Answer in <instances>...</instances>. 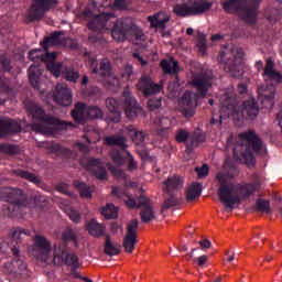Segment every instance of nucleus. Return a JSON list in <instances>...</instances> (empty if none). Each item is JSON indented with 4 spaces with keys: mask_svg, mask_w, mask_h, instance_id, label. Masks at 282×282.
I'll return each mask as SVG.
<instances>
[{
    "mask_svg": "<svg viewBox=\"0 0 282 282\" xmlns=\"http://www.w3.org/2000/svg\"><path fill=\"white\" fill-rule=\"evenodd\" d=\"M96 10V2L88 4V7L80 13V19L88 21L87 28L91 30L88 39L91 43H105L102 32L110 30L111 36L115 41L124 42L129 36H133L135 41H145L147 36L142 29L133 23L130 19H116L113 12L94 13Z\"/></svg>",
    "mask_w": 282,
    "mask_h": 282,
    "instance_id": "nucleus-1",
    "label": "nucleus"
},
{
    "mask_svg": "<svg viewBox=\"0 0 282 282\" xmlns=\"http://www.w3.org/2000/svg\"><path fill=\"white\" fill-rule=\"evenodd\" d=\"M23 237H30V230L23 228H14L10 231L9 238H0L1 252H12L13 259L10 262L4 263L2 272L9 279V281H19L28 276V263L21 257V241Z\"/></svg>",
    "mask_w": 282,
    "mask_h": 282,
    "instance_id": "nucleus-2",
    "label": "nucleus"
},
{
    "mask_svg": "<svg viewBox=\"0 0 282 282\" xmlns=\"http://www.w3.org/2000/svg\"><path fill=\"white\" fill-rule=\"evenodd\" d=\"M220 116L217 118L213 117L209 121L210 127L216 129H221V118L226 116L227 118H237L239 122L241 120H254L259 116V106L257 100L253 98L248 99L239 106V99L237 98V93L232 88H228L224 91L220 97Z\"/></svg>",
    "mask_w": 282,
    "mask_h": 282,
    "instance_id": "nucleus-3",
    "label": "nucleus"
},
{
    "mask_svg": "<svg viewBox=\"0 0 282 282\" xmlns=\"http://www.w3.org/2000/svg\"><path fill=\"white\" fill-rule=\"evenodd\" d=\"M216 180L219 182L218 199L220 204L225 205V209L229 213L235 210V205L241 204V199H247L257 193V185L254 183H245L235 186L230 174L226 172H219L216 175Z\"/></svg>",
    "mask_w": 282,
    "mask_h": 282,
    "instance_id": "nucleus-4",
    "label": "nucleus"
},
{
    "mask_svg": "<svg viewBox=\"0 0 282 282\" xmlns=\"http://www.w3.org/2000/svg\"><path fill=\"white\" fill-rule=\"evenodd\" d=\"M213 70L203 69L200 73H196L192 77V87L195 88L196 93L186 90L181 98V105L184 106L182 113L184 118H193L197 109V102L199 98H206V94L213 87Z\"/></svg>",
    "mask_w": 282,
    "mask_h": 282,
    "instance_id": "nucleus-5",
    "label": "nucleus"
},
{
    "mask_svg": "<svg viewBox=\"0 0 282 282\" xmlns=\"http://www.w3.org/2000/svg\"><path fill=\"white\" fill-rule=\"evenodd\" d=\"M274 67V61L270 57L267 58L264 68L263 61L259 59L256 62V68L258 72L263 70L262 77L264 82L271 83V85L267 84L258 88V101L264 109H273L274 96H276V85H281L282 83V74Z\"/></svg>",
    "mask_w": 282,
    "mask_h": 282,
    "instance_id": "nucleus-6",
    "label": "nucleus"
},
{
    "mask_svg": "<svg viewBox=\"0 0 282 282\" xmlns=\"http://www.w3.org/2000/svg\"><path fill=\"white\" fill-rule=\"evenodd\" d=\"M241 140H245L249 145L236 144L234 147V158L240 164H246L249 166H254L257 164V159H254V153L258 155H265L268 153L263 141L257 135V132L249 130L240 134ZM252 149V150H251ZM254 151V153H252Z\"/></svg>",
    "mask_w": 282,
    "mask_h": 282,
    "instance_id": "nucleus-7",
    "label": "nucleus"
},
{
    "mask_svg": "<svg viewBox=\"0 0 282 282\" xmlns=\"http://www.w3.org/2000/svg\"><path fill=\"white\" fill-rule=\"evenodd\" d=\"M106 107L110 111V121L116 123L120 122L122 118V109L128 120H134V118H138L142 113V106L138 104L135 97L131 96L129 89L123 90L120 101L116 98H107Z\"/></svg>",
    "mask_w": 282,
    "mask_h": 282,
    "instance_id": "nucleus-8",
    "label": "nucleus"
},
{
    "mask_svg": "<svg viewBox=\"0 0 282 282\" xmlns=\"http://www.w3.org/2000/svg\"><path fill=\"white\" fill-rule=\"evenodd\" d=\"M28 111L33 120L40 122L33 124L35 131L50 133V129H68V127H76L73 122H65L55 117H50V115L45 113V110L36 104H29Z\"/></svg>",
    "mask_w": 282,
    "mask_h": 282,
    "instance_id": "nucleus-9",
    "label": "nucleus"
},
{
    "mask_svg": "<svg viewBox=\"0 0 282 282\" xmlns=\"http://www.w3.org/2000/svg\"><path fill=\"white\" fill-rule=\"evenodd\" d=\"M28 196L23 189L17 187H1L0 202H6L2 213L7 217H17L25 208Z\"/></svg>",
    "mask_w": 282,
    "mask_h": 282,
    "instance_id": "nucleus-10",
    "label": "nucleus"
},
{
    "mask_svg": "<svg viewBox=\"0 0 282 282\" xmlns=\"http://www.w3.org/2000/svg\"><path fill=\"white\" fill-rule=\"evenodd\" d=\"M263 0H226L221 3L223 10L228 14H237L242 12V19L249 25L257 23L259 17V6Z\"/></svg>",
    "mask_w": 282,
    "mask_h": 282,
    "instance_id": "nucleus-11",
    "label": "nucleus"
},
{
    "mask_svg": "<svg viewBox=\"0 0 282 282\" xmlns=\"http://www.w3.org/2000/svg\"><path fill=\"white\" fill-rule=\"evenodd\" d=\"M241 50L237 47H225L220 51L218 61L224 65V70L227 74L234 76V78H239L243 74V59L241 58Z\"/></svg>",
    "mask_w": 282,
    "mask_h": 282,
    "instance_id": "nucleus-12",
    "label": "nucleus"
},
{
    "mask_svg": "<svg viewBox=\"0 0 282 282\" xmlns=\"http://www.w3.org/2000/svg\"><path fill=\"white\" fill-rule=\"evenodd\" d=\"M213 8V2L208 0H196L188 6V3H177L173 8L174 14L176 17L186 18V17H199L208 12Z\"/></svg>",
    "mask_w": 282,
    "mask_h": 282,
    "instance_id": "nucleus-13",
    "label": "nucleus"
},
{
    "mask_svg": "<svg viewBox=\"0 0 282 282\" xmlns=\"http://www.w3.org/2000/svg\"><path fill=\"white\" fill-rule=\"evenodd\" d=\"M53 263L55 265H67L72 272H76L80 268L78 256L67 253V245L65 242L56 243L53 251Z\"/></svg>",
    "mask_w": 282,
    "mask_h": 282,
    "instance_id": "nucleus-14",
    "label": "nucleus"
},
{
    "mask_svg": "<svg viewBox=\"0 0 282 282\" xmlns=\"http://www.w3.org/2000/svg\"><path fill=\"white\" fill-rule=\"evenodd\" d=\"M56 6H58V0H33L28 15L29 20L41 21Z\"/></svg>",
    "mask_w": 282,
    "mask_h": 282,
    "instance_id": "nucleus-15",
    "label": "nucleus"
},
{
    "mask_svg": "<svg viewBox=\"0 0 282 282\" xmlns=\"http://www.w3.org/2000/svg\"><path fill=\"white\" fill-rule=\"evenodd\" d=\"M138 228H140V221L138 219H133L127 225L126 236L123 237V248L129 254L135 250V243H138Z\"/></svg>",
    "mask_w": 282,
    "mask_h": 282,
    "instance_id": "nucleus-16",
    "label": "nucleus"
},
{
    "mask_svg": "<svg viewBox=\"0 0 282 282\" xmlns=\"http://www.w3.org/2000/svg\"><path fill=\"white\" fill-rule=\"evenodd\" d=\"M137 89L141 91L144 98H151V96L160 94L163 87L162 85L153 82L149 75H142L137 84Z\"/></svg>",
    "mask_w": 282,
    "mask_h": 282,
    "instance_id": "nucleus-17",
    "label": "nucleus"
},
{
    "mask_svg": "<svg viewBox=\"0 0 282 282\" xmlns=\"http://www.w3.org/2000/svg\"><path fill=\"white\" fill-rule=\"evenodd\" d=\"M84 169L89 171L91 175H95L98 180L105 182L107 180V167H105V163L102 160L90 158L84 163Z\"/></svg>",
    "mask_w": 282,
    "mask_h": 282,
    "instance_id": "nucleus-18",
    "label": "nucleus"
},
{
    "mask_svg": "<svg viewBox=\"0 0 282 282\" xmlns=\"http://www.w3.org/2000/svg\"><path fill=\"white\" fill-rule=\"evenodd\" d=\"M54 100L61 107H69L72 105V90L65 84H57L54 93Z\"/></svg>",
    "mask_w": 282,
    "mask_h": 282,
    "instance_id": "nucleus-19",
    "label": "nucleus"
},
{
    "mask_svg": "<svg viewBox=\"0 0 282 282\" xmlns=\"http://www.w3.org/2000/svg\"><path fill=\"white\" fill-rule=\"evenodd\" d=\"M22 127L19 121L13 119L0 118V138H7V135H14V133H21Z\"/></svg>",
    "mask_w": 282,
    "mask_h": 282,
    "instance_id": "nucleus-20",
    "label": "nucleus"
},
{
    "mask_svg": "<svg viewBox=\"0 0 282 282\" xmlns=\"http://www.w3.org/2000/svg\"><path fill=\"white\" fill-rule=\"evenodd\" d=\"M148 21L150 22V28L154 30H166V23L171 21V18L164 12H159L154 15H150Z\"/></svg>",
    "mask_w": 282,
    "mask_h": 282,
    "instance_id": "nucleus-21",
    "label": "nucleus"
},
{
    "mask_svg": "<svg viewBox=\"0 0 282 282\" xmlns=\"http://www.w3.org/2000/svg\"><path fill=\"white\" fill-rule=\"evenodd\" d=\"M72 118L79 124H85L88 120V106L85 102H77L72 111Z\"/></svg>",
    "mask_w": 282,
    "mask_h": 282,
    "instance_id": "nucleus-22",
    "label": "nucleus"
},
{
    "mask_svg": "<svg viewBox=\"0 0 282 282\" xmlns=\"http://www.w3.org/2000/svg\"><path fill=\"white\" fill-rule=\"evenodd\" d=\"M127 142H129V140L122 134H113L105 138V144L107 147H118V149L124 152L129 149V143Z\"/></svg>",
    "mask_w": 282,
    "mask_h": 282,
    "instance_id": "nucleus-23",
    "label": "nucleus"
},
{
    "mask_svg": "<svg viewBox=\"0 0 282 282\" xmlns=\"http://www.w3.org/2000/svg\"><path fill=\"white\" fill-rule=\"evenodd\" d=\"M28 74H29L30 85L34 89H41V76H43V69L32 64L28 69Z\"/></svg>",
    "mask_w": 282,
    "mask_h": 282,
    "instance_id": "nucleus-24",
    "label": "nucleus"
},
{
    "mask_svg": "<svg viewBox=\"0 0 282 282\" xmlns=\"http://www.w3.org/2000/svg\"><path fill=\"white\" fill-rule=\"evenodd\" d=\"M93 74H98L101 78H111L113 74V68H111V62L108 59H102L98 66L93 68Z\"/></svg>",
    "mask_w": 282,
    "mask_h": 282,
    "instance_id": "nucleus-25",
    "label": "nucleus"
},
{
    "mask_svg": "<svg viewBox=\"0 0 282 282\" xmlns=\"http://www.w3.org/2000/svg\"><path fill=\"white\" fill-rule=\"evenodd\" d=\"M122 246L118 242L111 241V237L106 236L104 252L108 257H118L121 252Z\"/></svg>",
    "mask_w": 282,
    "mask_h": 282,
    "instance_id": "nucleus-26",
    "label": "nucleus"
},
{
    "mask_svg": "<svg viewBox=\"0 0 282 282\" xmlns=\"http://www.w3.org/2000/svg\"><path fill=\"white\" fill-rule=\"evenodd\" d=\"M61 36H63V32L55 31L50 36H46L42 43V47L44 52H47L50 47H54L55 45H61L63 43V40H61Z\"/></svg>",
    "mask_w": 282,
    "mask_h": 282,
    "instance_id": "nucleus-27",
    "label": "nucleus"
},
{
    "mask_svg": "<svg viewBox=\"0 0 282 282\" xmlns=\"http://www.w3.org/2000/svg\"><path fill=\"white\" fill-rule=\"evenodd\" d=\"M165 193H173L180 191L184 186V180L180 176H172L164 181Z\"/></svg>",
    "mask_w": 282,
    "mask_h": 282,
    "instance_id": "nucleus-28",
    "label": "nucleus"
},
{
    "mask_svg": "<svg viewBox=\"0 0 282 282\" xmlns=\"http://www.w3.org/2000/svg\"><path fill=\"white\" fill-rule=\"evenodd\" d=\"M87 230L88 234L91 235V237H105V225L98 223V220L96 219H91L88 224H87Z\"/></svg>",
    "mask_w": 282,
    "mask_h": 282,
    "instance_id": "nucleus-29",
    "label": "nucleus"
},
{
    "mask_svg": "<svg viewBox=\"0 0 282 282\" xmlns=\"http://www.w3.org/2000/svg\"><path fill=\"white\" fill-rule=\"evenodd\" d=\"M128 131L130 133V138H131L132 142L137 147H144V140L147 139V133L135 129V127H133V126H129Z\"/></svg>",
    "mask_w": 282,
    "mask_h": 282,
    "instance_id": "nucleus-30",
    "label": "nucleus"
},
{
    "mask_svg": "<svg viewBox=\"0 0 282 282\" xmlns=\"http://www.w3.org/2000/svg\"><path fill=\"white\" fill-rule=\"evenodd\" d=\"M161 67L164 74H180V63L175 58L163 59L161 62Z\"/></svg>",
    "mask_w": 282,
    "mask_h": 282,
    "instance_id": "nucleus-31",
    "label": "nucleus"
},
{
    "mask_svg": "<svg viewBox=\"0 0 282 282\" xmlns=\"http://www.w3.org/2000/svg\"><path fill=\"white\" fill-rule=\"evenodd\" d=\"M34 241L35 248H37V250H40V252H42L44 257H47V254H50V251L52 250V245L50 243V241H47V238L43 236H35Z\"/></svg>",
    "mask_w": 282,
    "mask_h": 282,
    "instance_id": "nucleus-32",
    "label": "nucleus"
},
{
    "mask_svg": "<svg viewBox=\"0 0 282 282\" xmlns=\"http://www.w3.org/2000/svg\"><path fill=\"white\" fill-rule=\"evenodd\" d=\"M206 142V135L202 132L195 133L192 138L191 141L186 143V151L187 153H193L195 151V147Z\"/></svg>",
    "mask_w": 282,
    "mask_h": 282,
    "instance_id": "nucleus-33",
    "label": "nucleus"
},
{
    "mask_svg": "<svg viewBox=\"0 0 282 282\" xmlns=\"http://www.w3.org/2000/svg\"><path fill=\"white\" fill-rule=\"evenodd\" d=\"M202 183H193L186 191L187 202H195V199L202 195Z\"/></svg>",
    "mask_w": 282,
    "mask_h": 282,
    "instance_id": "nucleus-34",
    "label": "nucleus"
},
{
    "mask_svg": "<svg viewBox=\"0 0 282 282\" xmlns=\"http://www.w3.org/2000/svg\"><path fill=\"white\" fill-rule=\"evenodd\" d=\"M14 175L21 177V180H28V182H32V184H41V178L30 171L19 169L14 171Z\"/></svg>",
    "mask_w": 282,
    "mask_h": 282,
    "instance_id": "nucleus-35",
    "label": "nucleus"
},
{
    "mask_svg": "<svg viewBox=\"0 0 282 282\" xmlns=\"http://www.w3.org/2000/svg\"><path fill=\"white\" fill-rule=\"evenodd\" d=\"M167 198H165L162 207H161V213L164 214V210H169V208H173L175 206H180V198L175 193H166Z\"/></svg>",
    "mask_w": 282,
    "mask_h": 282,
    "instance_id": "nucleus-36",
    "label": "nucleus"
},
{
    "mask_svg": "<svg viewBox=\"0 0 282 282\" xmlns=\"http://www.w3.org/2000/svg\"><path fill=\"white\" fill-rule=\"evenodd\" d=\"M62 77L68 83H77L78 78H80V73L74 69V67L65 66V68L62 69Z\"/></svg>",
    "mask_w": 282,
    "mask_h": 282,
    "instance_id": "nucleus-37",
    "label": "nucleus"
},
{
    "mask_svg": "<svg viewBox=\"0 0 282 282\" xmlns=\"http://www.w3.org/2000/svg\"><path fill=\"white\" fill-rule=\"evenodd\" d=\"M74 186L75 188H77V191H79L80 197H83L84 199H91L94 193V189H91V187L80 181H76Z\"/></svg>",
    "mask_w": 282,
    "mask_h": 282,
    "instance_id": "nucleus-38",
    "label": "nucleus"
},
{
    "mask_svg": "<svg viewBox=\"0 0 282 282\" xmlns=\"http://www.w3.org/2000/svg\"><path fill=\"white\" fill-rule=\"evenodd\" d=\"M101 215L105 219H117L118 218V208H116L115 204H107L101 208Z\"/></svg>",
    "mask_w": 282,
    "mask_h": 282,
    "instance_id": "nucleus-39",
    "label": "nucleus"
},
{
    "mask_svg": "<svg viewBox=\"0 0 282 282\" xmlns=\"http://www.w3.org/2000/svg\"><path fill=\"white\" fill-rule=\"evenodd\" d=\"M141 221L143 224H151L155 219V213L153 212V206H145L140 212Z\"/></svg>",
    "mask_w": 282,
    "mask_h": 282,
    "instance_id": "nucleus-40",
    "label": "nucleus"
},
{
    "mask_svg": "<svg viewBox=\"0 0 282 282\" xmlns=\"http://www.w3.org/2000/svg\"><path fill=\"white\" fill-rule=\"evenodd\" d=\"M126 156L123 159V164H127V170L130 172L138 171V161L133 158V154L129 150H126Z\"/></svg>",
    "mask_w": 282,
    "mask_h": 282,
    "instance_id": "nucleus-41",
    "label": "nucleus"
},
{
    "mask_svg": "<svg viewBox=\"0 0 282 282\" xmlns=\"http://www.w3.org/2000/svg\"><path fill=\"white\" fill-rule=\"evenodd\" d=\"M105 112L98 106H88V120H100Z\"/></svg>",
    "mask_w": 282,
    "mask_h": 282,
    "instance_id": "nucleus-42",
    "label": "nucleus"
},
{
    "mask_svg": "<svg viewBox=\"0 0 282 282\" xmlns=\"http://www.w3.org/2000/svg\"><path fill=\"white\" fill-rule=\"evenodd\" d=\"M48 72L55 76V78H58L61 74L63 75V69H65L66 66H63L61 63L51 62L46 65Z\"/></svg>",
    "mask_w": 282,
    "mask_h": 282,
    "instance_id": "nucleus-43",
    "label": "nucleus"
},
{
    "mask_svg": "<svg viewBox=\"0 0 282 282\" xmlns=\"http://www.w3.org/2000/svg\"><path fill=\"white\" fill-rule=\"evenodd\" d=\"M254 210L257 213H265L269 215L270 213V200L258 198L254 204Z\"/></svg>",
    "mask_w": 282,
    "mask_h": 282,
    "instance_id": "nucleus-44",
    "label": "nucleus"
},
{
    "mask_svg": "<svg viewBox=\"0 0 282 282\" xmlns=\"http://www.w3.org/2000/svg\"><path fill=\"white\" fill-rule=\"evenodd\" d=\"M51 153H56V155H62V158H67L69 155V149L58 144V143H53L50 147Z\"/></svg>",
    "mask_w": 282,
    "mask_h": 282,
    "instance_id": "nucleus-45",
    "label": "nucleus"
},
{
    "mask_svg": "<svg viewBox=\"0 0 282 282\" xmlns=\"http://www.w3.org/2000/svg\"><path fill=\"white\" fill-rule=\"evenodd\" d=\"M0 153H8L9 155H17L19 153V145L2 143L0 144Z\"/></svg>",
    "mask_w": 282,
    "mask_h": 282,
    "instance_id": "nucleus-46",
    "label": "nucleus"
},
{
    "mask_svg": "<svg viewBox=\"0 0 282 282\" xmlns=\"http://www.w3.org/2000/svg\"><path fill=\"white\" fill-rule=\"evenodd\" d=\"M110 158L116 166H122V164H124V156H122V152L120 150L113 149L110 152Z\"/></svg>",
    "mask_w": 282,
    "mask_h": 282,
    "instance_id": "nucleus-47",
    "label": "nucleus"
},
{
    "mask_svg": "<svg viewBox=\"0 0 282 282\" xmlns=\"http://www.w3.org/2000/svg\"><path fill=\"white\" fill-rule=\"evenodd\" d=\"M196 47H198V52L200 54H206L207 45H206V34H204V32H198L197 33Z\"/></svg>",
    "mask_w": 282,
    "mask_h": 282,
    "instance_id": "nucleus-48",
    "label": "nucleus"
},
{
    "mask_svg": "<svg viewBox=\"0 0 282 282\" xmlns=\"http://www.w3.org/2000/svg\"><path fill=\"white\" fill-rule=\"evenodd\" d=\"M65 213L74 221V224H80V214L76 212L72 206L65 207Z\"/></svg>",
    "mask_w": 282,
    "mask_h": 282,
    "instance_id": "nucleus-49",
    "label": "nucleus"
},
{
    "mask_svg": "<svg viewBox=\"0 0 282 282\" xmlns=\"http://www.w3.org/2000/svg\"><path fill=\"white\" fill-rule=\"evenodd\" d=\"M188 138H189L188 131H186L182 128H180L176 131L175 140H176V142H178V144H184V143L188 142Z\"/></svg>",
    "mask_w": 282,
    "mask_h": 282,
    "instance_id": "nucleus-50",
    "label": "nucleus"
},
{
    "mask_svg": "<svg viewBox=\"0 0 282 282\" xmlns=\"http://www.w3.org/2000/svg\"><path fill=\"white\" fill-rule=\"evenodd\" d=\"M162 97H154L152 99H149L148 101V109L150 111H155L158 109H160V107H162Z\"/></svg>",
    "mask_w": 282,
    "mask_h": 282,
    "instance_id": "nucleus-51",
    "label": "nucleus"
},
{
    "mask_svg": "<svg viewBox=\"0 0 282 282\" xmlns=\"http://www.w3.org/2000/svg\"><path fill=\"white\" fill-rule=\"evenodd\" d=\"M30 61H41L43 63V50L41 48H33L29 52Z\"/></svg>",
    "mask_w": 282,
    "mask_h": 282,
    "instance_id": "nucleus-52",
    "label": "nucleus"
},
{
    "mask_svg": "<svg viewBox=\"0 0 282 282\" xmlns=\"http://www.w3.org/2000/svg\"><path fill=\"white\" fill-rule=\"evenodd\" d=\"M64 241H73L75 246L78 243V238L76 237V232H74L72 229H66L63 234Z\"/></svg>",
    "mask_w": 282,
    "mask_h": 282,
    "instance_id": "nucleus-53",
    "label": "nucleus"
},
{
    "mask_svg": "<svg viewBox=\"0 0 282 282\" xmlns=\"http://www.w3.org/2000/svg\"><path fill=\"white\" fill-rule=\"evenodd\" d=\"M123 202L128 208H139L138 199H134L129 194L123 195Z\"/></svg>",
    "mask_w": 282,
    "mask_h": 282,
    "instance_id": "nucleus-54",
    "label": "nucleus"
},
{
    "mask_svg": "<svg viewBox=\"0 0 282 282\" xmlns=\"http://www.w3.org/2000/svg\"><path fill=\"white\" fill-rule=\"evenodd\" d=\"M110 171H111L112 175H115V177H117V180H127V173H124L122 169L111 166Z\"/></svg>",
    "mask_w": 282,
    "mask_h": 282,
    "instance_id": "nucleus-55",
    "label": "nucleus"
},
{
    "mask_svg": "<svg viewBox=\"0 0 282 282\" xmlns=\"http://www.w3.org/2000/svg\"><path fill=\"white\" fill-rule=\"evenodd\" d=\"M137 203L139 208H147V206H151V199H149L144 195H140L139 197H137Z\"/></svg>",
    "mask_w": 282,
    "mask_h": 282,
    "instance_id": "nucleus-56",
    "label": "nucleus"
},
{
    "mask_svg": "<svg viewBox=\"0 0 282 282\" xmlns=\"http://www.w3.org/2000/svg\"><path fill=\"white\" fill-rule=\"evenodd\" d=\"M46 53H43L42 55V63H54V61H56V53L52 52H47L45 51Z\"/></svg>",
    "mask_w": 282,
    "mask_h": 282,
    "instance_id": "nucleus-57",
    "label": "nucleus"
},
{
    "mask_svg": "<svg viewBox=\"0 0 282 282\" xmlns=\"http://www.w3.org/2000/svg\"><path fill=\"white\" fill-rule=\"evenodd\" d=\"M209 167L207 164H204L202 167H195V172L197 173L198 177H206L208 175Z\"/></svg>",
    "mask_w": 282,
    "mask_h": 282,
    "instance_id": "nucleus-58",
    "label": "nucleus"
},
{
    "mask_svg": "<svg viewBox=\"0 0 282 282\" xmlns=\"http://www.w3.org/2000/svg\"><path fill=\"white\" fill-rule=\"evenodd\" d=\"M137 153L138 155H140L141 160H143V162H147V160H149V150L144 148V145L138 148Z\"/></svg>",
    "mask_w": 282,
    "mask_h": 282,
    "instance_id": "nucleus-59",
    "label": "nucleus"
},
{
    "mask_svg": "<svg viewBox=\"0 0 282 282\" xmlns=\"http://www.w3.org/2000/svg\"><path fill=\"white\" fill-rule=\"evenodd\" d=\"M0 63H1L2 69H3L4 72H10L11 66H10V58H8V56L2 55V56L0 57Z\"/></svg>",
    "mask_w": 282,
    "mask_h": 282,
    "instance_id": "nucleus-60",
    "label": "nucleus"
},
{
    "mask_svg": "<svg viewBox=\"0 0 282 282\" xmlns=\"http://www.w3.org/2000/svg\"><path fill=\"white\" fill-rule=\"evenodd\" d=\"M131 76H133V66H126L122 72V78L126 80H131Z\"/></svg>",
    "mask_w": 282,
    "mask_h": 282,
    "instance_id": "nucleus-61",
    "label": "nucleus"
},
{
    "mask_svg": "<svg viewBox=\"0 0 282 282\" xmlns=\"http://www.w3.org/2000/svg\"><path fill=\"white\" fill-rule=\"evenodd\" d=\"M57 191L64 195H72V192H69V186L66 183H59L57 185Z\"/></svg>",
    "mask_w": 282,
    "mask_h": 282,
    "instance_id": "nucleus-62",
    "label": "nucleus"
},
{
    "mask_svg": "<svg viewBox=\"0 0 282 282\" xmlns=\"http://www.w3.org/2000/svg\"><path fill=\"white\" fill-rule=\"evenodd\" d=\"M115 10H124L127 8L126 0H115L113 2Z\"/></svg>",
    "mask_w": 282,
    "mask_h": 282,
    "instance_id": "nucleus-63",
    "label": "nucleus"
},
{
    "mask_svg": "<svg viewBox=\"0 0 282 282\" xmlns=\"http://www.w3.org/2000/svg\"><path fill=\"white\" fill-rule=\"evenodd\" d=\"M199 246H200L202 250H208V248H210L213 246V242H210V240H208V239H203L199 241Z\"/></svg>",
    "mask_w": 282,
    "mask_h": 282,
    "instance_id": "nucleus-64",
    "label": "nucleus"
}]
</instances>
